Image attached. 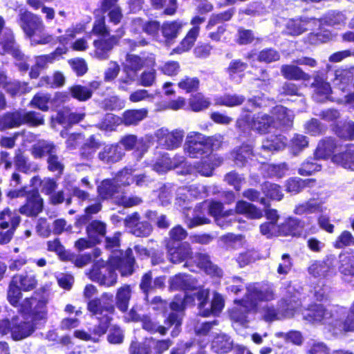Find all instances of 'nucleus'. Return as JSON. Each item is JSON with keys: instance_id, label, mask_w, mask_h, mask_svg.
I'll use <instances>...</instances> for the list:
<instances>
[{"instance_id": "1", "label": "nucleus", "mask_w": 354, "mask_h": 354, "mask_svg": "<svg viewBox=\"0 0 354 354\" xmlns=\"http://www.w3.org/2000/svg\"><path fill=\"white\" fill-rule=\"evenodd\" d=\"M47 299L39 295L25 299L20 306V310L29 314L31 321H24L18 317H14L11 320L4 319L0 320V333L6 335L10 333L15 341L21 340L29 337L35 330L38 322L46 319Z\"/></svg>"}, {"instance_id": "2", "label": "nucleus", "mask_w": 354, "mask_h": 354, "mask_svg": "<svg viewBox=\"0 0 354 354\" xmlns=\"http://www.w3.org/2000/svg\"><path fill=\"white\" fill-rule=\"evenodd\" d=\"M18 24L30 41L32 46L46 45L55 42V37L44 32L45 25L41 17L26 9L19 10Z\"/></svg>"}, {"instance_id": "3", "label": "nucleus", "mask_w": 354, "mask_h": 354, "mask_svg": "<svg viewBox=\"0 0 354 354\" xmlns=\"http://www.w3.org/2000/svg\"><path fill=\"white\" fill-rule=\"evenodd\" d=\"M222 136L218 135L214 137L206 138L198 132H190L186 138L184 150L192 158H198L205 153H209L212 151L213 140L221 141Z\"/></svg>"}, {"instance_id": "4", "label": "nucleus", "mask_w": 354, "mask_h": 354, "mask_svg": "<svg viewBox=\"0 0 354 354\" xmlns=\"http://www.w3.org/2000/svg\"><path fill=\"white\" fill-rule=\"evenodd\" d=\"M304 320L313 324L328 325L334 328L337 327L338 319L336 318L332 309L322 304H312L303 313Z\"/></svg>"}, {"instance_id": "5", "label": "nucleus", "mask_w": 354, "mask_h": 354, "mask_svg": "<svg viewBox=\"0 0 354 354\" xmlns=\"http://www.w3.org/2000/svg\"><path fill=\"white\" fill-rule=\"evenodd\" d=\"M114 263V261L110 259L107 263L97 261L87 274L89 279L107 287L115 285L117 281V274L112 267Z\"/></svg>"}, {"instance_id": "6", "label": "nucleus", "mask_w": 354, "mask_h": 354, "mask_svg": "<svg viewBox=\"0 0 354 354\" xmlns=\"http://www.w3.org/2000/svg\"><path fill=\"white\" fill-rule=\"evenodd\" d=\"M299 305L298 297L295 295L289 300L283 299L280 301V312L277 311L272 306L266 305L262 308L261 313L264 320L272 322L282 317L292 316L293 311Z\"/></svg>"}, {"instance_id": "7", "label": "nucleus", "mask_w": 354, "mask_h": 354, "mask_svg": "<svg viewBox=\"0 0 354 354\" xmlns=\"http://www.w3.org/2000/svg\"><path fill=\"white\" fill-rule=\"evenodd\" d=\"M275 294L271 285L264 283H252L247 286V292L245 297L248 301L254 304V309L259 301H269L274 299Z\"/></svg>"}, {"instance_id": "8", "label": "nucleus", "mask_w": 354, "mask_h": 354, "mask_svg": "<svg viewBox=\"0 0 354 354\" xmlns=\"http://www.w3.org/2000/svg\"><path fill=\"white\" fill-rule=\"evenodd\" d=\"M184 131L180 129L169 131L167 129L161 128L156 133V137L158 145L162 148L173 150L178 148L184 138Z\"/></svg>"}, {"instance_id": "9", "label": "nucleus", "mask_w": 354, "mask_h": 354, "mask_svg": "<svg viewBox=\"0 0 354 354\" xmlns=\"http://www.w3.org/2000/svg\"><path fill=\"white\" fill-rule=\"evenodd\" d=\"M156 57L153 54H143L142 56L136 54H127L123 63V71H129L138 75L144 66H154Z\"/></svg>"}, {"instance_id": "10", "label": "nucleus", "mask_w": 354, "mask_h": 354, "mask_svg": "<svg viewBox=\"0 0 354 354\" xmlns=\"http://www.w3.org/2000/svg\"><path fill=\"white\" fill-rule=\"evenodd\" d=\"M185 161L183 156L176 155L171 158L167 153H158L150 165L153 171L164 174L180 166Z\"/></svg>"}, {"instance_id": "11", "label": "nucleus", "mask_w": 354, "mask_h": 354, "mask_svg": "<svg viewBox=\"0 0 354 354\" xmlns=\"http://www.w3.org/2000/svg\"><path fill=\"white\" fill-rule=\"evenodd\" d=\"M205 21V17L198 16L194 17L190 22L193 27L189 30L178 46L173 50L171 54L174 53L180 54L189 50L194 46L198 36L200 25L202 24Z\"/></svg>"}, {"instance_id": "12", "label": "nucleus", "mask_w": 354, "mask_h": 354, "mask_svg": "<svg viewBox=\"0 0 354 354\" xmlns=\"http://www.w3.org/2000/svg\"><path fill=\"white\" fill-rule=\"evenodd\" d=\"M194 301V299L192 297V295H185L183 298H175V299L171 303V308L173 310L176 312H174L170 313L168 317V322L171 325L175 324V330L172 331V335L174 333L176 335L178 334V331L177 330V328L181 324L182 319V314L180 311L183 310L185 306L192 304Z\"/></svg>"}, {"instance_id": "13", "label": "nucleus", "mask_w": 354, "mask_h": 354, "mask_svg": "<svg viewBox=\"0 0 354 354\" xmlns=\"http://www.w3.org/2000/svg\"><path fill=\"white\" fill-rule=\"evenodd\" d=\"M319 21L310 19H290L286 24V32L292 36H298L305 31L313 30L315 26L319 25Z\"/></svg>"}, {"instance_id": "14", "label": "nucleus", "mask_w": 354, "mask_h": 354, "mask_svg": "<svg viewBox=\"0 0 354 354\" xmlns=\"http://www.w3.org/2000/svg\"><path fill=\"white\" fill-rule=\"evenodd\" d=\"M154 346L157 352L159 353L167 350L171 346L169 340H161L156 342L153 341H146L140 345L138 342H133L130 346L131 354H153L150 347Z\"/></svg>"}, {"instance_id": "15", "label": "nucleus", "mask_w": 354, "mask_h": 354, "mask_svg": "<svg viewBox=\"0 0 354 354\" xmlns=\"http://www.w3.org/2000/svg\"><path fill=\"white\" fill-rule=\"evenodd\" d=\"M88 310L95 315L98 319L111 318V315L113 314L115 308L109 302H104L100 299H93L89 300L87 304Z\"/></svg>"}, {"instance_id": "16", "label": "nucleus", "mask_w": 354, "mask_h": 354, "mask_svg": "<svg viewBox=\"0 0 354 354\" xmlns=\"http://www.w3.org/2000/svg\"><path fill=\"white\" fill-rule=\"evenodd\" d=\"M43 199L37 192L29 193L26 203L19 208V212L26 216H35L43 209Z\"/></svg>"}, {"instance_id": "17", "label": "nucleus", "mask_w": 354, "mask_h": 354, "mask_svg": "<svg viewBox=\"0 0 354 354\" xmlns=\"http://www.w3.org/2000/svg\"><path fill=\"white\" fill-rule=\"evenodd\" d=\"M254 310V304L244 297L241 300L235 301V306L230 312L232 319L241 324L246 321L248 313Z\"/></svg>"}, {"instance_id": "18", "label": "nucleus", "mask_w": 354, "mask_h": 354, "mask_svg": "<svg viewBox=\"0 0 354 354\" xmlns=\"http://www.w3.org/2000/svg\"><path fill=\"white\" fill-rule=\"evenodd\" d=\"M124 156V150L119 144L107 145L98 153L100 160L106 164L115 163Z\"/></svg>"}, {"instance_id": "19", "label": "nucleus", "mask_w": 354, "mask_h": 354, "mask_svg": "<svg viewBox=\"0 0 354 354\" xmlns=\"http://www.w3.org/2000/svg\"><path fill=\"white\" fill-rule=\"evenodd\" d=\"M110 260H113L115 262L112 265L115 272V270H118L122 276H127L132 274L134 258L131 249H128L126 251L124 257L118 258L116 255L111 256Z\"/></svg>"}, {"instance_id": "20", "label": "nucleus", "mask_w": 354, "mask_h": 354, "mask_svg": "<svg viewBox=\"0 0 354 354\" xmlns=\"http://www.w3.org/2000/svg\"><path fill=\"white\" fill-rule=\"evenodd\" d=\"M2 51L1 54L10 53L18 60H22L24 55L16 45L12 32L10 30L6 29L4 31L3 37L0 42Z\"/></svg>"}, {"instance_id": "21", "label": "nucleus", "mask_w": 354, "mask_h": 354, "mask_svg": "<svg viewBox=\"0 0 354 354\" xmlns=\"http://www.w3.org/2000/svg\"><path fill=\"white\" fill-rule=\"evenodd\" d=\"M275 125V122L272 117L265 113H258L252 118L251 129L260 133H266Z\"/></svg>"}, {"instance_id": "22", "label": "nucleus", "mask_w": 354, "mask_h": 354, "mask_svg": "<svg viewBox=\"0 0 354 354\" xmlns=\"http://www.w3.org/2000/svg\"><path fill=\"white\" fill-rule=\"evenodd\" d=\"M194 261L203 269L207 274L220 277L223 275V271L216 265L212 263L208 255L198 253L194 257Z\"/></svg>"}, {"instance_id": "23", "label": "nucleus", "mask_w": 354, "mask_h": 354, "mask_svg": "<svg viewBox=\"0 0 354 354\" xmlns=\"http://www.w3.org/2000/svg\"><path fill=\"white\" fill-rule=\"evenodd\" d=\"M165 280L164 277H158L153 280L151 272H148L142 277L140 288L147 297L148 294L153 290L163 288Z\"/></svg>"}, {"instance_id": "24", "label": "nucleus", "mask_w": 354, "mask_h": 354, "mask_svg": "<svg viewBox=\"0 0 354 354\" xmlns=\"http://www.w3.org/2000/svg\"><path fill=\"white\" fill-rule=\"evenodd\" d=\"M338 270L342 275L343 280L351 283V278H354V257L346 254H340Z\"/></svg>"}, {"instance_id": "25", "label": "nucleus", "mask_w": 354, "mask_h": 354, "mask_svg": "<svg viewBox=\"0 0 354 354\" xmlns=\"http://www.w3.org/2000/svg\"><path fill=\"white\" fill-rule=\"evenodd\" d=\"M117 44L115 37H111L108 39H100L93 43L95 47V56L101 60L108 59L109 53L113 46Z\"/></svg>"}, {"instance_id": "26", "label": "nucleus", "mask_w": 354, "mask_h": 354, "mask_svg": "<svg viewBox=\"0 0 354 354\" xmlns=\"http://www.w3.org/2000/svg\"><path fill=\"white\" fill-rule=\"evenodd\" d=\"M97 191L102 198H112L114 201L115 196H120L122 193L114 179H106L102 181L98 186Z\"/></svg>"}, {"instance_id": "27", "label": "nucleus", "mask_w": 354, "mask_h": 354, "mask_svg": "<svg viewBox=\"0 0 354 354\" xmlns=\"http://www.w3.org/2000/svg\"><path fill=\"white\" fill-rule=\"evenodd\" d=\"M191 249L187 243H182L175 248L168 249V255L171 262L174 263H181L191 257Z\"/></svg>"}, {"instance_id": "28", "label": "nucleus", "mask_w": 354, "mask_h": 354, "mask_svg": "<svg viewBox=\"0 0 354 354\" xmlns=\"http://www.w3.org/2000/svg\"><path fill=\"white\" fill-rule=\"evenodd\" d=\"M56 146L53 142L44 140L38 141L31 148V153L35 158H41L46 155L50 156L56 153Z\"/></svg>"}, {"instance_id": "29", "label": "nucleus", "mask_w": 354, "mask_h": 354, "mask_svg": "<svg viewBox=\"0 0 354 354\" xmlns=\"http://www.w3.org/2000/svg\"><path fill=\"white\" fill-rule=\"evenodd\" d=\"M281 75L288 80H309L310 77L308 74L305 73L299 67L292 65L285 64L281 67Z\"/></svg>"}, {"instance_id": "30", "label": "nucleus", "mask_w": 354, "mask_h": 354, "mask_svg": "<svg viewBox=\"0 0 354 354\" xmlns=\"http://www.w3.org/2000/svg\"><path fill=\"white\" fill-rule=\"evenodd\" d=\"M121 147H124L126 150H132L136 149L139 151L138 158H141L143 153L147 151L145 145L143 144L142 139L138 140L135 135H127L123 136L119 143Z\"/></svg>"}, {"instance_id": "31", "label": "nucleus", "mask_w": 354, "mask_h": 354, "mask_svg": "<svg viewBox=\"0 0 354 354\" xmlns=\"http://www.w3.org/2000/svg\"><path fill=\"white\" fill-rule=\"evenodd\" d=\"M221 162V160L220 158H216L214 155H210L198 163L195 166V169L203 176H209L212 174L214 167L218 166Z\"/></svg>"}, {"instance_id": "32", "label": "nucleus", "mask_w": 354, "mask_h": 354, "mask_svg": "<svg viewBox=\"0 0 354 354\" xmlns=\"http://www.w3.org/2000/svg\"><path fill=\"white\" fill-rule=\"evenodd\" d=\"M147 114L146 109L128 110L124 112L121 122L126 126L136 125L147 118Z\"/></svg>"}, {"instance_id": "33", "label": "nucleus", "mask_w": 354, "mask_h": 354, "mask_svg": "<svg viewBox=\"0 0 354 354\" xmlns=\"http://www.w3.org/2000/svg\"><path fill=\"white\" fill-rule=\"evenodd\" d=\"M312 86L315 88L314 98L317 101H323L327 99L331 93L330 84L319 75L315 77Z\"/></svg>"}, {"instance_id": "34", "label": "nucleus", "mask_w": 354, "mask_h": 354, "mask_svg": "<svg viewBox=\"0 0 354 354\" xmlns=\"http://www.w3.org/2000/svg\"><path fill=\"white\" fill-rule=\"evenodd\" d=\"M106 224L100 221H93L86 227L88 239L99 243L106 234Z\"/></svg>"}, {"instance_id": "35", "label": "nucleus", "mask_w": 354, "mask_h": 354, "mask_svg": "<svg viewBox=\"0 0 354 354\" xmlns=\"http://www.w3.org/2000/svg\"><path fill=\"white\" fill-rule=\"evenodd\" d=\"M209 213L211 216L215 218V221L218 225L221 227H225V224L223 223V218L225 216H230L234 215V210L230 209L223 211V205L221 203L218 201H212L209 205Z\"/></svg>"}, {"instance_id": "36", "label": "nucleus", "mask_w": 354, "mask_h": 354, "mask_svg": "<svg viewBox=\"0 0 354 354\" xmlns=\"http://www.w3.org/2000/svg\"><path fill=\"white\" fill-rule=\"evenodd\" d=\"M131 297V288L130 286L124 285L118 289L115 295V305L120 311L127 310Z\"/></svg>"}, {"instance_id": "37", "label": "nucleus", "mask_w": 354, "mask_h": 354, "mask_svg": "<svg viewBox=\"0 0 354 354\" xmlns=\"http://www.w3.org/2000/svg\"><path fill=\"white\" fill-rule=\"evenodd\" d=\"M20 217L9 209H5L0 213V225L15 232L20 223Z\"/></svg>"}, {"instance_id": "38", "label": "nucleus", "mask_w": 354, "mask_h": 354, "mask_svg": "<svg viewBox=\"0 0 354 354\" xmlns=\"http://www.w3.org/2000/svg\"><path fill=\"white\" fill-rule=\"evenodd\" d=\"M232 348V341L227 335L221 333L216 335L212 342V350L217 353H224Z\"/></svg>"}, {"instance_id": "39", "label": "nucleus", "mask_w": 354, "mask_h": 354, "mask_svg": "<svg viewBox=\"0 0 354 354\" xmlns=\"http://www.w3.org/2000/svg\"><path fill=\"white\" fill-rule=\"evenodd\" d=\"M196 286L195 279L189 275L178 274L171 280V288L173 289L194 290Z\"/></svg>"}, {"instance_id": "40", "label": "nucleus", "mask_w": 354, "mask_h": 354, "mask_svg": "<svg viewBox=\"0 0 354 354\" xmlns=\"http://www.w3.org/2000/svg\"><path fill=\"white\" fill-rule=\"evenodd\" d=\"M234 212L245 214L250 218H260L262 217V212L259 209L254 205L244 201L237 202Z\"/></svg>"}, {"instance_id": "41", "label": "nucleus", "mask_w": 354, "mask_h": 354, "mask_svg": "<svg viewBox=\"0 0 354 354\" xmlns=\"http://www.w3.org/2000/svg\"><path fill=\"white\" fill-rule=\"evenodd\" d=\"M333 161L346 169L354 170V146H351L344 153L335 155Z\"/></svg>"}, {"instance_id": "42", "label": "nucleus", "mask_w": 354, "mask_h": 354, "mask_svg": "<svg viewBox=\"0 0 354 354\" xmlns=\"http://www.w3.org/2000/svg\"><path fill=\"white\" fill-rule=\"evenodd\" d=\"M286 141L283 136L271 135L263 142L262 149L268 151L281 150L285 147Z\"/></svg>"}, {"instance_id": "43", "label": "nucleus", "mask_w": 354, "mask_h": 354, "mask_svg": "<svg viewBox=\"0 0 354 354\" xmlns=\"http://www.w3.org/2000/svg\"><path fill=\"white\" fill-rule=\"evenodd\" d=\"M101 144L93 136H90L80 149V156L86 160L91 159Z\"/></svg>"}, {"instance_id": "44", "label": "nucleus", "mask_w": 354, "mask_h": 354, "mask_svg": "<svg viewBox=\"0 0 354 354\" xmlns=\"http://www.w3.org/2000/svg\"><path fill=\"white\" fill-rule=\"evenodd\" d=\"M12 280L14 283L24 291H29L34 289L37 283L34 274L17 275L14 277Z\"/></svg>"}, {"instance_id": "45", "label": "nucleus", "mask_w": 354, "mask_h": 354, "mask_svg": "<svg viewBox=\"0 0 354 354\" xmlns=\"http://www.w3.org/2000/svg\"><path fill=\"white\" fill-rule=\"evenodd\" d=\"M245 100V97L242 95L227 93L217 97L215 100V104L219 106L233 107L241 105Z\"/></svg>"}, {"instance_id": "46", "label": "nucleus", "mask_w": 354, "mask_h": 354, "mask_svg": "<svg viewBox=\"0 0 354 354\" xmlns=\"http://www.w3.org/2000/svg\"><path fill=\"white\" fill-rule=\"evenodd\" d=\"M84 117V113H72L68 109H64L58 113L56 120L61 124H71L80 122Z\"/></svg>"}, {"instance_id": "47", "label": "nucleus", "mask_w": 354, "mask_h": 354, "mask_svg": "<svg viewBox=\"0 0 354 354\" xmlns=\"http://www.w3.org/2000/svg\"><path fill=\"white\" fill-rule=\"evenodd\" d=\"M322 211V203L315 199H310L304 203L298 205L295 209V213L299 215L313 214Z\"/></svg>"}, {"instance_id": "48", "label": "nucleus", "mask_w": 354, "mask_h": 354, "mask_svg": "<svg viewBox=\"0 0 354 354\" xmlns=\"http://www.w3.org/2000/svg\"><path fill=\"white\" fill-rule=\"evenodd\" d=\"M184 25L185 24L180 21L164 23L162 26V35L167 39H174L178 36Z\"/></svg>"}, {"instance_id": "49", "label": "nucleus", "mask_w": 354, "mask_h": 354, "mask_svg": "<svg viewBox=\"0 0 354 354\" xmlns=\"http://www.w3.org/2000/svg\"><path fill=\"white\" fill-rule=\"evenodd\" d=\"M280 234L283 236H298L301 234L299 222L297 219L289 218L279 225Z\"/></svg>"}, {"instance_id": "50", "label": "nucleus", "mask_w": 354, "mask_h": 354, "mask_svg": "<svg viewBox=\"0 0 354 354\" xmlns=\"http://www.w3.org/2000/svg\"><path fill=\"white\" fill-rule=\"evenodd\" d=\"M1 124L3 129H10L21 125V111L6 113L2 118Z\"/></svg>"}, {"instance_id": "51", "label": "nucleus", "mask_w": 354, "mask_h": 354, "mask_svg": "<svg viewBox=\"0 0 354 354\" xmlns=\"http://www.w3.org/2000/svg\"><path fill=\"white\" fill-rule=\"evenodd\" d=\"M248 66V64L241 60H232L227 71L231 80L239 83L243 77V75L236 76V74L243 72Z\"/></svg>"}, {"instance_id": "52", "label": "nucleus", "mask_w": 354, "mask_h": 354, "mask_svg": "<svg viewBox=\"0 0 354 354\" xmlns=\"http://www.w3.org/2000/svg\"><path fill=\"white\" fill-rule=\"evenodd\" d=\"M315 183L313 179H297L293 178L288 180L286 184V190L288 192L298 193L304 187H312Z\"/></svg>"}, {"instance_id": "53", "label": "nucleus", "mask_w": 354, "mask_h": 354, "mask_svg": "<svg viewBox=\"0 0 354 354\" xmlns=\"http://www.w3.org/2000/svg\"><path fill=\"white\" fill-rule=\"evenodd\" d=\"M224 307V299L223 297L217 293H214L213 299L211 303V309H205L201 313L203 317H207L210 314L214 315H218Z\"/></svg>"}, {"instance_id": "54", "label": "nucleus", "mask_w": 354, "mask_h": 354, "mask_svg": "<svg viewBox=\"0 0 354 354\" xmlns=\"http://www.w3.org/2000/svg\"><path fill=\"white\" fill-rule=\"evenodd\" d=\"M22 124H27L32 127H37L44 124V116L35 111H21Z\"/></svg>"}, {"instance_id": "55", "label": "nucleus", "mask_w": 354, "mask_h": 354, "mask_svg": "<svg viewBox=\"0 0 354 354\" xmlns=\"http://www.w3.org/2000/svg\"><path fill=\"white\" fill-rule=\"evenodd\" d=\"M273 113L276 119L283 126H290L292 124L293 114L290 110L282 106H277L274 109Z\"/></svg>"}, {"instance_id": "56", "label": "nucleus", "mask_w": 354, "mask_h": 354, "mask_svg": "<svg viewBox=\"0 0 354 354\" xmlns=\"http://www.w3.org/2000/svg\"><path fill=\"white\" fill-rule=\"evenodd\" d=\"M121 122L119 117L112 114H106L97 127L102 131H113Z\"/></svg>"}, {"instance_id": "57", "label": "nucleus", "mask_w": 354, "mask_h": 354, "mask_svg": "<svg viewBox=\"0 0 354 354\" xmlns=\"http://www.w3.org/2000/svg\"><path fill=\"white\" fill-rule=\"evenodd\" d=\"M334 142L332 140L320 142L315 152L317 159H325L328 157L334 149Z\"/></svg>"}, {"instance_id": "58", "label": "nucleus", "mask_w": 354, "mask_h": 354, "mask_svg": "<svg viewBox=\"0 0 354 354\" xmlns=\"http://www.w3.org/2000/svg\"><path fill=\"white\" fill-rule=\"evenodd\" d=\"M113 179L120 190L122 191V187L128 186L133 183L134 178H133L132 169L127 168L123 169L118 173Z\"/></svg>"}, {"instance_id": "59", "label": "nucleus", "mask_w": 354, "mask_h": 354, "mask_svg": "<svg viewBox=\"0 0 354 354\" xmlns=\"http://www.w3.org/2000/svg\"><path fill=\"white\" fill-rule=\"evenodd\" d=\"M189 104L192 111H201L207 109L210 105V102L201 93H197L189 99Z\"/></svg>"}, {"instance_id": "60", "label": "nucleus", "mask_w": 354, "mask_h": 354, "mask_svg": "<svg viewBox=\"0 0 354 354\" xmlns=\"http://www.w3.org/2000/svg\"><path fill=\"white\" fill-rule=\"evenodd\" d=\"M252 148L249 145L242 146L234 152V162L237 165L242 166L251 159L252 156Z\"/></svg>"}, {"instance_id": "61", "label": "nucleus", "mask_w": 354, "mask_h": 354, "mask_svg": "<svg viewBox=\"0 0 354 354\" xmlns=\"http://www.w3.org/2000/svg\"><path fill=\"white\" fill-rule=\"evenodd\" d=\"M83 31L84 26L81 24L71 27L66 30L64 35H61L57 38L55 37V42L53 44H55L57 41H58L62 44H66L70 40L74 39L77 35L82 33Z\"/></svg>"}, {"instance_id": "62", "label": "nucleus", "mask_w": 354, "mask_h": 354, "mask_svg": "<svg viewBox=\"0 0 354 354\" xmlns=\"http://www.w3.org/2000/svg\"><path fill=\"white\" fill-rule=\"evenodd\" d=\"M69 91L72 97L80 101H86L90 99L93 93L88 88L81 85H74L69 88Z\"/></svg>"}, {"instance_id": "63", "label": "nucleus", "mask_w": 354, "mask_h": 354, "mask_svg": "<svg viewBox=\"0 0 354 354\" xmlns=\"http://www.w3.org/2000/svg\"><path fill=\"white\" fill-rule=\"evenodd\" d=\"M156 71L153 68L144 71L139 77H138V84L144 87H150L156 82Z\"/></svg>"}, {"instance_id": "64", "label": "nucleus", "mask_w": 354, "mask_h": 354, "mask_svg": "<svg viewBox=\"0 0 354 354\" xmlns=\"http://www.w3.org/2000/svg\"><path fill=\"white\" fill-rule=\"evenodd\" d=\"M354 245V236L348 230L343 231L337 238L334 246L341 249Z\"/></svg>"}]
</instances>
